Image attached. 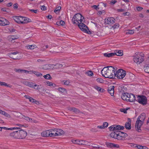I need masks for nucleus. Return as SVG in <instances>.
<instances>
[{
	"label": "nucleus",
	"mask_w": 149,
	"mask_h": 149,
	"mask_svg": "<svg viewBox=\"0 0 149 149\" xmlns=\"http://www.w3.org/2000/svg\"><path fill=\"white\" fill-rule=\"evenodd\" d=\"M115 19L112 17L108 18L105 21V23L107 24H112L115 22Z\"/></svg>",
	"instance_id": "13"
},
{
	"label": "nucleus",
	"mask_w": 149,
	"mask_h": 149,
	"mask_svg": "<svg viewBox=\"0 0 149 149\" xmlns=\"http://www.w3.org/2000/svg\"><path fill=\"white\" fill-rule=\"evenodd\" d=\"M83 144L82 145H88L90 146V143L87 141H86L84 140V142L83 143Z\"/></svg>",
	"instance_id": "49"
},
{
	"label": "nucleus",
	"mask_w": 149,
	"mask_h": 149,
	"mask_svg": "<svg viewBox=\"0 0 149 149\" xmlns=\"http://www.w3.org/2000/svg\"><path fill=\"white\" fill-rule=\"evenodd\" d=\"M84 142V140H77L76 144L79 145H82L83 143Z\"/></svg>",
	"instance_id": "45"
},
{
	"label": "nucleus",
	"mask_w": 149,
	"mask_h": 149,
	"mask_svg": "<svg viewBox=\"0 0 149 149\" xmlns=\"http://www.w3.org/2000/svg\"><path fill=\"white\" fill-rule=\"evenodd\" d=\"M26 47L28 49H33L36 48V45H31L26 46Z\"/></svg>",
	"instance_id": "30"
},
{
	"label": "nucleus",
	"mask_w": 149,
	"mask_h": 149,
	"mask_svg": "<svg viewBox=\"0 0 149 149\" xmlns=\"http://www.w3.org/2000/svg\"><path fill=\"white\" fill-rule=\"evenodd\" d=\"M72 111L76 113H79L80 112V111L79 109L74 107L73 108Z\"/></svg>",
	"instance_id": "44"
},
{
	"label": "nucleus",
	"mask_w": 149,
	"mask_h": 149,
	"mask_svg": "<svg viewBox=\"0 0 149 149\" xmlns=\"http://www.w3.org/2000/svg\"><path fill=\"white\" fill-rule=\"evenodd\" d=\"M144 70L146 72L149 73V64L146 65L145 67Z\"/></svg>",
	"instance_id": "35"
},
{
	"label": "nucleus",
	"mask_w": 149,
	"mask_h": 149,
	"mask_svg": "<svg viewBox=\"0 0 149 149\" xmlns=\"http://www.w3.org/2000/svg\"><path fill=\"white\" fill-rule=\"evenodd\" d=\"M0 85L1 86H5L7 87L9 86L7 84L4 82H1L0 81Z\"/></svg>",
	"instance_id": "46"
},
{
	"label": "nucleus",
	"mask_w": 149,
	"mask_h": 149,
	"mask_svg": "<svg viewBox=\"0 0 149 149\" xmlns=\"http://www.w3.org/2000/svg\"><path fill=\"white\" fill-rule=\"evenodd\" d=\"M136 100L140 104L144 105L147 104V98L144 95L139 96Z\"/></svg>",
	"instance_id": "7"
},
{
	"label": "nucleus",
	"mask_w": 149,
	"mask_h": 149,
	"mask_svg": "<svg viewBox=\"0 0 149 149\" xmlns=\"http://www.w3.org/2000/svg\"><path fill=\"white\" fill-rule=\"evenodd\" d=\"M15 136L16 137H15V138L17 139H19V132L18 131H15Z\"/></svg>",
	"instance_id": "47"
},
{
	"label": "nucleus",
	"mask_w": 149,
	"mask_h": 149,
	"mask_svg": "<svg viewBox=\"0 0 149 149\" xmlns=\"http://www.w3.org/2000/svg\"><path fill=\"white\" fill-rule=\"evenodd\" d=\"M18 4L16 3L13 5V8L15 9H17L18 8Z\"/></svg>",
	"instance_id": "63"
},
{
	"label": "nucleus",
	"mask_w": 149,
	"mask_h": 149,
	"mask_svg": "<svg viewBox=\"0 0 149 149\" xmlns=\"http://www.w3.org/2000/svg\"><path fill=\"white\" fill-rule=\"evenodd\" d=\"M88 75L90 76H92L93 75V74L92 71H89L88 73Z\"/></svg>",
	"instance_id": "61"
},
{
	"label": "nucleus",
	"mask_w": 149,
	"mask_h": 149,
	"mask_svg": "<svg viewBox=\"0 0 149 149\" xmlns=\"http://www.w3.org/2000/svg\"><path fill=\"white\" fill-rule=\"evenodd\" d=\"M118 132V131H116L115 132H112L110 134V136L111 137L116 139V134H117Z\"/></svg>",
	"instance_id": "24"
},
{
	"label": "nucleus",
	"mask_w": 149,
	"mask_h": 149,
	"mask_svg": "<svg viewBox=\"0 0 149 149\" xmlns=\"http://www.w3.org/2000/svg\"><path fill=\"white\" fill-rule=\"evenodd\" d=\"M106 145L108 147L111 148H113V143L107 142L106 143Z\"/></svg>",
	"instance_id": "34"
},
{
	"label": "nucleus",
	"mask_w": 149,
	"mask_h": 149,
	"mask_svg": "<svg viewBox=\"0 0 149 149\" xmlns=\"http://www.w3.org/2000/svg\"><path fill=\"white\" fill-rule=\"evenodd\" d=\"M128 94V93H124L122 96H121V98L123 100H125L126 101H127V94Z\"/></svg>",
	"instance_id": "27"
},
{
	"label": "nucleus",
	"mask_w": 149,
	"mask_h": 149,
	"mask_svg": "<svg viewBox=\"0 0 149 149\" xmlns=\"http://www.w3.org/2000/svg\"><path fill=\"white\" fill-rule=\"evenodd\" d=\"M33 88L38 90H39L40 88L39 87V85L36 84H34V86Z\"/></svg>",
	"instance_id": "52"
},
{
	"label": "nucleus",
	"mask_w": 149,
	"mask_h": 149,
	"mask_svg": "<svg viewBox=\"0 0 149 149\" xmlns=\"http://www.w3.org/2000/svg\"><path fill=\"white\" fill-rule=\"evenodd\" d=\"M126 72L122 69H120L115 72V77L118 79H123L126 75Z\"/></svg>",
	"instance_id": "5"
},
{
	"label": "nucleus",
	"mask_w": 149,
	"mask_h": 149,
	"mask_svg": "<svg viewBox=\"0 0 149 149\" xmlns=\"http://www.w3.org/2000/svg\"><path fill=\"white\" fill-rule=\"evenodd\" d=\"M33 73L37 77H41L42 76V74L36 71H33Z\"/></svg>",
	"instance_id": "36"
},
{
	"label": "nucleus",
	"mask_w": 149,
	"mask_h": 149,
	"mask_svg": "<svg viewBox=\"0 0 149 149\" xmlns=\"http://www.w3.org/2000/svg\"><path fill=\"white\" fill-rule=\"evenodd\" d=\"M22 118L26 120L29 121L31 120H32V119L29 118L28 117L24 115H22Z\"/></svg>",
	"instance_id": "38"
},
{
	"label": "nucleus",
	"mask_w": 149,
	"mask_h": 149,
	"mask_svg": "<svg viewBox=\"0 0 149 149\" xmlns=\"http://www.w3.org/2000/svg\"><path fill=\"white\" fill-rule=\"evenodd\" d=\"M34 84H35L32 82H28L27 85L30 87L33 88L34 86Z\"/></svg>",
	"instance_id": "39"
},
{
	"label": "nucleus",
	"mask_w": 149,
	"mask_h": 149,
	"mask_svg": "<svg viewBox=\"0 0 149 149\" xmlns=\"http://www.w3.org/2000/svg\"><path fill=\"white\" fill-rule=\"evenodd\" d=\"M118 132L119 133L120 135L123 138L126 137L127 136V134L125 133L118 131Z\"/></svg>",
	"instance_id": "29"
},
{
	"label": "nucleus",
	"mask_w": 149,
	"mask_h": 149,
	"mask_svg": "<svg viewBox=\"0 0 149 149\" xmlns=\"http://www.w3.org/2000/svg\"><path fill=\"white\" fill-rule=\"evenodd\" d=\"M109 128L110 131H113L118 130H123L124 129V127L120 125H114L109 127Z\"/></svg>",
	"instance_id": "8"
},
{
	"label": "nucleus",
	"mask_w": 149,
	"mask_h": 149,
	"mask_svg": "<svg viewBox=\"0 0 149 149\" xmlns=\"http://www.w3.org/2000/svg\"><path fill=\"white\" fill-rule=\"evenodd\" d=\"M114 88V86H111L108 88V91L111 96L113 95Z\"/></svg>",
	"instance_id": "15"
},
{
	"label": "nucleus",
	"mask_w": 149,
	"mask_h": 149,
	"mask_svg": "<svg viewBox=\"0 0 149 149\" xmlns=\"http://www.w3.org/2000/svg\"><path fill=\"white\" fill-rule=\"evenodd\" d=\"M29 10L32 12L34 13H36L38 11L37 10L29 9Z\"/></svg>",
	"instance_id": "60"
},
{
	"label": "nucleus",
	"mask_w": 149,
	"mask_h": 149,
	"mask_svg": "<svg viewBox=\"0 0 149 149\" xmlns=\"http://www.w3.org/2000/svg\"><path fill=\"white\" fill-rule=\"evenodd\" d=\"M93 148H97V149H102V147L99 146L97 145L94 144V146H93Z\"/></svg>",
	"instance_id": "48"
},
{
	"label": "nucleus",
	"mask_w": 149,
	"mask_h": 149,
	"mask_svg": "<svg viewBox=\"0 0 149 149\" xmlns=\"http://www.w3.org/2000/svg\"><path fill=\"white\" fill-rule=\"evenodd\" d=\"M18 132L19 139H24L27 135V133L25 131L22 130L18 131Z\"/></svg>",
	"instance_id": "11"
},
{
	"label": "nucleus",
	"mask_w": 149,
	"mask_h": 149,
	"mask_svg": "<svg viewBox=\"0 0 149 149\" xmlns=\"http://www.w3.org/2000/svg\"><path fill=\"white\" fill-rule=\"evenodd\" d=\"M62 83H63V84L66 85H68L70 83V81H69L63 80L62 81Z\"/></svg>",
	"instance_id": "43"
},
{
	"label": "nucleus",
	"mask_w": 149,
	"mask_h": 149,
	"mask_svg": "<svg viewBox=\"0 0 149 149\" xmlns=\"http://www.w3.org/2000/svg\"><path fill=\"white\" fill-rule=\"evenodd\" d=\"M49 136L53 137L57 136V134H56V133L55 132V133H53V132H55V130L52 129L49 130Z\"/></svg>",
	"instance_id": "20"
},
{
	"label": "nucleus",
	"mask_w": 149,
	"mask_h": 149,
	"mask_svg": "<svg viewBox=\"0 0 149 149\" xmlns=\"http://www.w3.org/2000/svg\"><path fill=\"white\" fill-rule=\"evenodd\" d=\"M115 54L114 53H105L104 54V56L108 57L113 56L115 55Z\"/></svg>",
	"instance_id": "26"
},
{
	"label": "nucleus",
	"mask_w": 149,
	"mask_h": 149,
	"mask_svg": "<svg viewBox=\"0 0 149 149\" xmlns=\"http://www.w3.org/2000/svg\"><path fill=\"white\" fill-rule=\"evenodd\" d=\"M14 20L19 24H25L31 22V19L27 17L19 16H14Z\"/></svg>",
	"instance_id": "3"
},
{
	"label": "nucleus",
	"mask_w": 149,
	"mask_h": 149,
	"mask_svg": "<svg viewBox=\"0 0 149 149\" xmlns=\"http://www.w3.org/2000/svg\"><path fill=\"white\" fill-rule=\"evenodd\" d=\"M1 130H2V129H3L5 130H13L14 129H20L19 127H14L8 128L6 127H1Z\"/></svg>",
	"instance_id": "25"
},
{
	"label": "nucleus",
	"mask_w": 149,
	"mask_h": 149,
	"mask_svg": "<svg viewBox=\"0 0 149 149\" xmlns=\"http://www.w3.org/2000/svg\"><path fill=\"white\" fill-rule=\"evenodd\" d=\"M94 88L96 90L99 91L101 92H103L104 89L103 88H101L97 86H95L94 87Z\"/></svg>",
	"instance_id": "28"
},
{
	"label": "nucleus",
	"mask_w": 149,
	"mask_h": 149,
	"mask_svg": "<svg viewBox=\"0 0 149 149\" xmlns=\"http://www.w3.org/2000/svg\"><path fill=\"white\" fill-rule=\"evenodd\" d=\"M112 27L114 29L119 27L118 24H115Z\"/></svg>",
	"instance_id": "56"
},
{
	"label": "nucleus",
	"mask_w": 149,
	"mask_h": 149,
	"mask_svg": "<svg viewBox=\"0 0 149 149\" xmlns=\"http://www.w3.org/2000/svg\"><path fill=\"white\" fill-rule=\"evenodd\" d=\"M47 84L48 86H54L56 85L55 84H53L52 82H47Z\"/></svg>",
	"instance_id": "53"
},
{
	"label": "nucleus",
	"mask_w": 149,
	"mask_h": 149,
	"mask_svg": "<svg viewBox=\"0 0 149 149\" xmlns=\"http://www.w3.org/2000/svg\"><path fill=\"white\" fill-rule=\"evenodd\" d=\"M128 122H126L125 125V127L127 130H130L131 128V121L130 118H128Z\"/></svg>",
	"instance_id": "16"
},
{
	"label": "nucleus",
	"mask_w": 149,
	"mask_h": 149,
	"mask_svg": "<svg viewBox=\"0 0 149 149\" xmlns=\"http://www.w3.org/2000/svg\"><path fill=\"white\" fill-rule=\"evenodd\" d=\"M18 53H19V52H11L8 54V56L10 58L13 59H18L17 56H15L14 57H13V55L16 56V55Z\"/></svg>",
	"instance_id": "14"
},
{
	"label": "nucleus",
	"mask_w": 149,
	"mask_h": 149,
	"mask_svg": "<svg viewBox=\"0 0 149 149\" xmlns=\"http://www.w3.org/2000/svg\"><path fill=\"white\" fill-rule=\"evenodd\" d=\"M115 55H116L118 56H121L123 55V51L122 50H116L115 51L114 53Z\"/></svg>",
	"instance_id": "17"
},
{
	"label": "nucleus",
	"mask_w": 149,
	"mask_h": 149,
	"mask_svg": "<svg viewBox=\"0 0 149 149\" xmlns=\"http://www.w3.org/2000/svg\"><path fill=\"white\" fill-rule=\"evenodd\" d=\"M65 24V22L62 20H61L59 22H57L56 23V24L58 25L63 26Z\"/></svg>",
	"instance_id": "32"
},
{
	"label": "nucleus",
	"mask_w": 149,
	"mask_h": 149,
	"mask_svg": "<svg viewBox=\"0 0 149 149\" xmlns=\"http://www.w3.org/2000/svg\"><path fill=\"white\" fill-rule=\"evenodd\" d=\"M123 14L124 16H125L126 15L129 16L130 15V13L129 12H126L125 13H123Z\"/></svg>",
	"instance_id": "62"
},
{
	"label": "nucleus",
	"mask_w": 149,
	"mask_h": 149,
	"mask_svg": "<svg viewBox=\"0 0 149 149\" xmlns=\"http://www.w3.org/2000/svg\"><path fill=\"white\" fill-rule=\"evenodd\" d=\"M49 130L45 131L42 132L41 133V136L44 137H48L49 136Z\"/></svg>",
	"instance_id": "22"
},
{
	"label": "nucleus",
	"mask_w": 149,
	"mask_h": 149,
	"mask_svg": "<svg viewBox=\"0 0 149 149\" xmlns=\"http://www.w3.org/2000/svg\"><path fill=\"white\" fill-rule=\"evenodd\" d=\"M16 39H17V38H15V36H11L10 38V39L11 40V41Z\"/></svg>",
	"instance_id": "64"
},
{
	"label": "nucleus",
	"mask_w": 149,
	"mask_h": 149,
	"mask_svg": "<svg viewBox=\"0 0 149 149\" xmlns=\"http://www.w3.org/2000/svg\"><path fill=\"white\" fill-rule=\"evenodd\" d=\"M77 25L81 31L85 33L88 32L87 30L88 29V28L87 26L85 24H84L83 22L80 23Z\"/></svg>",
	"instance_id": "9"
},
{
	"label": "nucleus",
	"mask_w": 149,
	"mask_h": 149,
	"mask_svg": "<svg viewBox=\"0 0 149 149\" xmlns=\"http://www.w3.org/2000/svg\"><path fill=\"white\" fill-rule=\"evenodd\" d=\"M9 22L5 19L0 17V25L3 26L8 25Z\"/></svg>",
	"instance_id": "10"
},
{
	"label": "nucleus",
	"mask_w": 149,
	"mask_h": 149,
	"mask_svg": "<svg viewBox=\"0 0 149 149\" xmlns=\"http://www.w3.org/2000/svg\"><path fill=\"white\" fill-rule=\"evenodd\" d=\"M41 9L43 10H46V7L45 6H41Z\"/></svg>",
	"instance_id": "59"
},
{
	"label": "nucleus",
	"mask_w": 149,
	"mask_h": 149,
	"mask_svg": "<svg viewBox=\"0 0 149 149\" xmlns=\"http://www.w3.org/2000/svg\"><path fill=\"white\" fill-rule=\"evenodd\" d=\"M10 135L12 137H13L14 138H15V137H16L15 136V131L10 133Z\"/></svg>",
	"instance_id": "51"
},
{
	"label": "nucleus",
	"mask_w": 149,
	"mask_h": 149,
	"mask_svg": "<svg viewBox=\"0 0 149 149\" xmlns=\"http://www.w3.org/2000/svg\"><path fill=\"white\" fill-rule=\"evenodd\" d=\"M134 147L137 148L139 149H142V148H143V146L140 145H136V146H134Z\"/></svg>",
	"instance_id": "50"
},
{
	"label": "nucleus",
	"mask_w": 149,
	"mask_h": 149,
	"mask_svg": "<svg viewBox=\"0 0 149 149\" xmlns=\"http://www.w3.org/2000/svg\"><path fill=\"white\" fill-rule=\"evenodd\" d=\"M57 90L60 92L62 93H64L65 92H66V89L63 88H57Z\"/></svg>",
	"instance_id": "37"
},
{
	"label": "nucleus",
	"mask_w": 149,
	"mask_h": 149,
	"mask_svg": "<svg viewBox=\"0 0 149 149\" xmlns=\"http://www.w3.org/2000/svg\"><path fill=\"white\" fill-rule=\"evenodd\" d=\"M84 19V17L81 14L77 13L74 15L72 18V21L74 24L77 25L80 23L83 22V20Z\"/></svg>",
	"instance_id": "4"
},
{
	"label": "nucleus",
	"mask_w": 149,
	"mask_h": 149,
	"mask_svg": "<svg viewBox=\"0 0 149 149\" xmlns=\"http://www.w3.org/2000/svg\"><path fill=\"white\" fill-rule=\"evenodd\" d=\"M146 118V114L143 113L141 114L138 117L135 125L136 130L139 132L141 131V127L144 123V120Z\"/></svg>",
	"instance_id": "2"
},
{
	"label": "nucleus",
	"mask_w": 149,
	"mask_h": 149,
	"mask_svg": "<svg viewBox=\"0 0 149 149\" xmlns=\"http://www.w3.org/2000/svg\"><path fill=\"white\" fill-rule=\"evenodd\" d=\"M96 81L97 82L101 83H103V82H104V81L103 79L101 78H97L96 79Z\"/></svg>",
	"instance_id": "42"
},
{
	"label": "nucleus",
	"mask_w": 149,
	"mask_h": 149,
	"mask_svg": "<svg viewBox=\"0 0 149 149\" xmlns=\"http://www.w3.org/2000/svg\"><path fill=\"white\" fill-rule=\"evenodd\" d=\"M43 69L44 70H48L53 68L52 65L46 64L43 65Z\"/></svg>",
	"instance_id": "21"
},
{
	"label": "nucleus",
	"mask_w": 149,
	"mask_h": 149,
	"mask_svg": "<svg viewBox=\"0 0 149 149\" xmlns=\"http://www.w3.org/2000/svg\"><path fill=\"white\" fill-rule=\"evenodd\" d=\"M127 101L132 102L135 100V97L134 95L132 94H129L128 93Z\"/></svg>",
	"instance_id": "12"
},
{
	"label": "nucleus",
	"mask_w": 149,
	"mask_h": 149,
	"mask_svg": "<svg viewBox=\"0 0 149 149\" xmlns=\"http://www.w3.org/2000/svg\"><path fill=\"white\" fill-rule=\"evenodd\" d=\"M31 100H29V101L32 102H33L34 103L36 104H38L39 103L36 100L33 99L32 97H31Z\"/></svg>",
	"instance_id": "40"
},
{
	"label": "nucleus",
	"mask_w": 149,
	"mask_h": 149,
	"mask_svg": "<svg viewBox=\"0 0 149 149\" xmlns=\"http://www.w3.org/2000/svg\"><path fill=\"white\" fill-rule=\"evenodd\" d=\"M43 77L47 79H52V77L49 74H47L46 75H45L43 76Z\"/></svg>",
	"instance_id": "31"
},
{
	"label": "nucleus",
	"mask_w": 149,
	"mask_h": 149,
	"mask_svg": "<svg viewBox=\"0 0 149 149\" xmlns=\"http://www.w3.org/2000/svg\"><path fill=\"white\" fill-rule=\"evenodd\" d=\"M123 138L121 136V135H120V134L118 132V133L117 134H116V139L118 140H122Z\"/></svg>",
	"instance_id": "33"
},
{
	"label": "nucleus",
	"mask_w": 149,
	"mask_h": 149,
	"mask_svg": "<svg viewBox=\"0 0 149 149\" xmlns=\"http://www.w3.org/2000/svg\"><path fill=\"white\" fill-rule=\"evenodd\" d=\"M120 111L121 112H123L125 113H127V109H120Z\"/></svg>",
	"instance_id": "55"
},
{
	"label": "nucleus",
	"mask_w": 149,
	"mask_h": 149,
	"mask_svg": "<svg viewBox=\"0 0 149 149\" xmlns=\"http://www.w3.org/2000/svg\"><path fill=\"white\" fill-rule=\"evenodd\" d=\"M134 30H127L126 33V34H133L134 32Z\"/></svg>",
	"instance_id": "41"
},
{
	"label": "nucleus",
	"mask_w": 149,
	"mask_h": 149,
	"mask_svg": "<svg viewBox=\"0 0 149 149\" xmlns=\"http://www.w3.org/2000/svg\"><path fill=\"white\" fill-rule=\"evenodd\" d=\"M134 62L137 64H139L142 63L144 60V56L140 54L136 55L134 56Z\"/></svg>",
	"instance_id": "6"
},
{
	"label": "nucleus",
	"mask_w": 149,
	"mask_h": 149,
	"mask_svg": "<svg viewBox=\"0 0 149 149\" xmlns=\"http://www.w3.org/2000/svg\"><path fill=\"white\" fill-rule=\"evenodd\" d=\"M63 66V65L62 64H60L57 63L55 65L52 64V67L53 68L56 69H59L62 68Z\"/></svg>",
	"instance_id": "23"
},
{
	"label": "nucleus",
	"mask_w": 149,
	"mask_h": 149,
	"mask_svg": "<svg viewBox=\"0 0 149 149\" xmlns=\"http://www.w3.org/2000/svg\"><path fill=\"white\" fill-rule=\"evenodd\" d=\"M3 115L5 116H6L7 117L10 118V115L9 114H8V113H6L5 112L4 114H3Z\"/></svg>",
	"instance_id": "58"
},
{
	"label": "nucleus",
	"mask_w": 149,
	"mask_h": 149,
	"mask_svg": "<svg viewBox=\"0 0 149 149\" xmlns=\"http://www.w3.org/2000/svg\"><path fill=\"white\" fill-rule=\"evenodd\" d=\"M14 70L16 72H17L21 73H29V71L27 70H22L20 69L15 68L14 69Z\"/></svg>",
	"instance_id": "18"
},
{
	"label": "nucleus",
	"mask_w": 149,
	"mask_h": 149,
	"mask_svg": "<svg viewBox=\"0 0 149 149\" xmlns=\"http://www.w3.org/2000/svg\"><path fill=\"white\" fill-rule=\"evenodd\" d=\"M117 70L116 67L108 66L104 67L101 71L102 76L104 77L113 79L115 77V72Z\"/></svg>",
	"instance_id": "1"
},
{
	"label": "nucleus",
	"mask_w": 149,
	"mask_h": 149,
	"mask_svg": "<svg viewBox=\"0 0 149 149\" xmlns=\"http://www.w3.org/2000/svg\"><path fill=\"white\" fill-rule=\"evenodd\" d=\"M54 130H55V131H56V134H57V136L63 134H64V132L61 129H55Z\"/></svg>",
	"instance_id": "19"
},
{
	"label": "nucleus",
	"mask_w": 149,
	"mask_h": 149,
	"mask_svg": "<svg viewBox=\"0 0 149 149\" xmlns=\"http://www.w3.org/2000/svg\"><path fill=\"white\" fill-rule=\"evenodd\" d=\"M61 8L60 6H58L57 8H56V9L54 10V12L56 13V12L59 10Z\"/></svg>",
	"instance_id": "57"
},
{
	"label": "nucleus",
	"mask_w": 149,
	"mask_h": 149,
	"mask_svg": "<svg viewBox=\"0 0 149 149\" xmlns=\"http://www.w3.org/2000/svg\"><path fill=\"white\" fill-rule=\"evenodd\" d=\"M108 123L107 122H104V123L103 125L104 128L107 127H108Z\"/></svg>",
	"instance_id": "54"
}]
</instances>
